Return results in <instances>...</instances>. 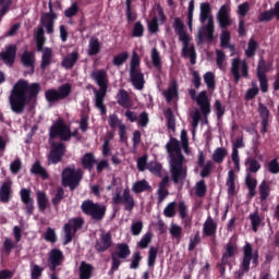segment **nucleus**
Masks as SVG:
<instances>
[{
  "label": "nucleus",
  "mask_w": 279,
  "mask_h": 279,
  "mask_svg": "<svg viewBox=\"0 0 279 279\" xmlns=\"http://www.w3.org/2000/svg\"><path fill=\"white\" fill-rule=\"evenodd\" d=\"M40 90V84H29L27 80H19L12 87L9 97V104L12 112H15V114H22L28 101L36 99Z\"/></svg>",
  "instance_id": "1"
},
{
  "label": "nucleus",
  "mask_w": 279,
  "mask_h": 279,
  "mask_svg": "<svg viewBox=\"0 0 279 279\" xmlns=\"http://www.w3.org/2000/svg\"><path fill=\"white\" fill-rule=\"evenodd\" d=\"M166 149L170 158L169 165L173 184L183 183L187 178V167H184L185 156L182 154L178 138L171 136Z\"/></svg>",
  "instance_id": "2"
},
{
  "label": "nucleus",
  "mask_w": 279,
  "mask_h": 279,
  "mask_svg": "<svg viewBox=\"0 0 279 279\" xmlns=\"http://www.w3.org/2000/svg\"><path fill=\"white\" fill-rule=\"evenodd\" d=\"M172 27L179 36L180 43H182V58H190V62L192 65L197 62V53L194 44H191V37L185 31V24L182 17H174Z\"/></svg>",
  "instance_id": "3"
},
{
  "label": "nucleus",
  "mask_w": 279,
  "mask_h": 279,
  "mask_svg": "<svg viewBox=\"0 0 279 279\" xmlns=\"http://www.w3.org/2000/svg\"><path fill=\"white\" fill-rule=\"evenodd\" d=\"M35 40L37 51L43 52L40 69L41 71H46L48 66L52 64L53 50L52 48H49V46H46V48H44V45L46 43V35L43 24L40 26H37V31H35Z\"/></svg>",
  "instance_id": "4"
},
{
  "label": "nucleus",
  "mask_w": 279,
  "mask_h": 279,
  "mask_svg": "<svg viewBox=\"0 0 279 279\" xmlns=\"http://www.w3.org/2000/svg\"><path fill=\"white\" fill-rule=\"evenodd\" d=\"M258 252H254L252 243L246 242L243 246V258L240 263V267L238 271H234L235 278L243 279L245 274H248L251 269V263H253V265H258Z\"/></svg>",
  "instance_id": "5"
},
{
  "label": "nucleus",
  "mask_w": 279,
  "mask_h": 279,
  "mask_svg": "<svg viewBox=\"0 0 279 279\" xmlns=\"http://www.w3.org/2000/svg\"><path fill=\"white\" fill-rule=\"evenodd\" d=\"M83 180V171L82 169H76L75 165H71L70 167H65L61 173V182L62 186L65 189L69 186L70 191H75L77 186H80Z\"/></svg>",
  "instance_id": "6"
},
{
  "label": "nucleus",
  "mask_w": 279,
  "mask_h": 279,
  "mask_svg": "<svg viewBox=\"0 0 279 279\" xmlns=\"http://www.w3.org/2000/svg\"><path fill=\"white\" fill-rule=\"evenodd\" d=\"M81 208L84 215H87L94 221H102L107 215V206L98 202L95 203L93 199H85Z\"/></svg>",
  "instance_id": "7"
},
{
  "label": "nucleus",
  "mask_w": 279,
  "mask_h": 279,
  "mask_svg": "<svg viewBox=\"0 0 279 279\" xmlns=\"http://www.w3.org/2000/svg\"><path fill=\"white\" fill-rule=\"evenodd\" d=\"M72 136H78V130L71 132L63 119H58L49 130V137L52 140L60 137L61 141H71Z\"/></svg>",
  "instance_id": "8"
},
{
  "label": "nucleus",
  "mask_w": 279,
  "mask_h": 279,
  "mask_svg": "<svg viewBox=\"0 0 279 279\" xmlns=\"http://www.w3.org/2000/svg\"><path fill=\"white\" fill-rule=\"evenodd\" d=\"M72 93L71 84H62L59 86L58 90L56 88H50L45 92V98L48 104H57L63 99H68Z\"/></svg>",
  "instance_id": "9"
},
{
  "label": "nucleus",
  "mask_w": 279,
  "mask_h": 279,
  "mask_svg": "<svg viewBox=\"0 0 279 279\" xmlns=\"http://www.w3.org/2000/svg\"><path fill=\"white\" fill-rule=\"evenodd\" d=\"M189 95L191 99L196 100V104L197 106H199L202 114H204V117L206 118L209 117L211 112V104L208 99L207 90H202V93L197 95L196 90H194V88H191L189 90Z\"/></svg>",
  "instance_id": "10"
},
{
  "label": "nucleus",
  "mask_w": 279,
  "mask_h": 279,
  "mask_svg": "<svg viewBox=\"0 0 279 279\" xmlns=\"http://www.w3.org/2000/svg\"><path fill=\"white\" fill-rule=\"evenodd\" d=\"M65 154L66 147L64 143H51L49 154L47 155V165H59V162H62Z\"/></svg>",
  "instance_id": "11"
},
{
  "label": "nucleus",
  "mask_w": 279,
  "mask_h": 279,
  "mask_svg": "<svg viewBox=\"0 0 279 279\" xmlns=\"http://www.w3.org/2000/svg\"><path fill=\"white\" fill-rule=\"evenodd\" d=\"M242 76L247 78L250 76V66L247 65V62H242L240 58H234L231 62V75H233V80L235 84H239L241 82V73Z\"/></svg>",
  "instance_id": "12"
},
{
  "label": "nucleus",
  "mask_w": 279,
  "mask_h": 279,
  "mask_svg": "<svg viewBox=\"0 0 279 279\" xmlns=\"http://www.w3.org/2000/svg\"><path fill=\"white\" fill-rule=\"evenodd\" d=\"M57 19L58 15L53 11L52 0H49V11H47V13H43L40 17L41 26L44 29H46L49 36H51V34H54V23Z\"/></svg>",
  "instance_id": "13"
},
{
  "label": "nucleus",
  "mask_w": 279,
  "mask_h": 279,
  "mask_svg": "<svg viewBox=\"0 0 279 279\" xmlns=\"http://www.w3.org/2000/svg\"><path fill=\"white\" fill-rule=\"evenodd\" d=\"M92 80L97 84V86L107 95L109 88V75L106 69H99L98 71H93L90 74Z\"/></svg>",
  "instance_id": "14"
},
{
  "label": "nucleus",
  "mask_w": 279,
  "mask_h": 279,
  "mask_svg": "<svg viewBox=\"0 0 279 279\" xmlns=\"http://www.w3.org/2000/svg\"><path fill=\"white\" fill-rule=\"evenodd\" d=\"M17 46L16 44H8L5 49L0 53V59L7 66H13L16 60Z\"/></svg>",
  "instance_id": "15"
},
{
  "label": "nucleus",
  "mask_w": 279,
  "mask_h": 279,
  "mask_svg": "<svg viewBox=\"0 0 279 279\" xmlns=\"http://www.w3.org/2000/svg\"><path fill=\"white\" fill-rule=\"evenodd\" d=\"M205 38L208 43H213V40H215V17L213 13L208 17L205 31H198L199 43H204Z\"/></svg>",
  "instance_id": "16"
},
{
  "label": "nucleus",
  "mask_w": 279,
  "mask_h": 279,
  "mask_svg": "<svg viewBox=\"0 0 279 279\" xmlns=\"http://www.w3.org/2000/svg\"><path fill=\"white\" fill-rule=\"evenodd\" d=\"M217 22L221 29H228V27L232 25L229 4H221L219 11L217 12Z\"/></svg>",
  "instance_id": "17"
},
{
  "label": "nucleus",
  "mask_w": 279,
  "mask_h": 279,
  "mask_svg": "<svg viewBox=\"0 0 279 279\" xmlns=\"http://www.w3.org/2000/svg\"><path fill=\"white\" fill-rule=\"evenodd\" d=\"M20 195H21L22 203L25 204L26 215L27 217H31L32 215H34V210H35V204L32 197L31 189H21Z\"/></svg>",
  "instance_id": "18"
},
{
  "label": "nucleus",
  "mask_w": 279,
  "mask_h": 279,
  "mask_svg": "<svg viewBox=\"0 0 279 279\" xmlns=\"http://www.w3.org/2000/svg\"><path fill=\"white\" fill-rule=\"evenodd\" d=\"M112 246V234L110 232H102L100 239L95 243V250L98 254L107 252Z\"/></svg>",
  "instance_id": "19"
},
{
  "label": "nucleus",
  "mask_w": 279,
  "mask_h": 279,
  "mask_svg": "<svg viewBox=\"0 0 279 279\" xmlns=\"http://www.w3.org/2000/svg\"><path fill=\"white\" fill-rule=\"evenodd\" d=\"M64 260V254L61 250L59 248H53L49 252V267L51 271H56L57 267H60Z\"/></svg>",
  "instance_id": "20"
},
{
  "label": "nucleus",
  "mask_w": 279,
  "mask_h": 279,
  "mask_svg": "<svg viewBox=\"0 0 279 279\" xmlns=\"http://www.w3.org/2000/svg\"><path fill=\"white\" fill-rule=\"evenodd\" d=\"M12 180H8L7 182H3L0 186V202L2 204H9L13 196L12 191Z\"/></svg>",
  "instance_id": "21"
},
{
  "label": "nucleus",
  "mask_w": 279,
  "mask_h": 279,
  "mask_svg": "<svg viewBox=\"0 0 279 279\" xmlns=\"http://www.w3.org/2000/svg\"><path fill=\"white\" fill-rule=\"evenodd\" d=\"M258 111H259L260 119H262V130H260V133L262 134H267L268 125H269V117H270L269 109L264 104H259Z\"/></svg>",
  "instance_id": "22"
},
{
  "label": "nucleus",
  "mask_w": 279,
  "mask_h": 279,
  "mask_svg": "<svg viewBox=\"0 0 279 279\" xmlns=\"http://www.w3.org/2000/svg\"><path fill=\"white\" fill-rule=\"evenodd\" d=\"M94 95H95V107L98 108V110H100L101 114H107V109H106V105H105V99L107 97V94L99 88L97 90V88H94Z\"/></svg>",
  "instance_id": "23"
},
{
  "label": "nucleus",
  "mask_w": 279,
  "mask_h": 279,
  "mask_svg": "<svg viewBox=\"0 0 279 279\" xmlns=\"http://www.w3.org/2000/svg\"><path fill=\"white\" fill-rule=\"evenodd\" d=\"M21 62H22L23 66H25L26 69H31V72L35 73L36 58H35V53L33 52V50H24L22 58H21Z\"/></svg>",
  "instance_id": "24"
},
{
  "label": "nucleus",
  "mask_w": 279,
  "mask_h": 279,
  "mask_svg": "<svg viewBox=\"0 0 279 279\" xmlns=\"http://www.w3.org/2000/svg\"><path fill=\"white\" fill-rule=\"evenodd\" d=\"M217 230H218V223H216L213 217H207L203 226L204 236H213V234H217Z\"/></svg>",
  "instance_id": "25"
},
{
  "label": "nucleus",
  "mask_w": 279,
  "mask_h": 279,
  "mask_svg": "<svg viewBox=\"0 0 279 279\" xmlns=\"http://www.w3.org/2000/svg\"><path fill=\"white\" fill-rule=\"evenodd\" d=\"M131 84L137 90H143L144 85L146 84V82H145V75H144L141 66H137L136 71L133 75V80H132Z\"/></svg>",
  "instance_id": "26"
},
{
  "label": "nucleus",
  "mask_w": 279,
  "mask_h": 279,
  "mask_svg": "<svg viewBox=\"0 0 279 279\" xmlns=\"http://www.w3.org/2000/svg\"><path fill=\"white\" fill-rule=\"evenodd\" d=\"M118 105L122 108H132V99L124 88H120L117 95Z\"/></svg>",
  "instance_id": "27"
},
{
  "label": "nucleus",
  "mask_w": 279,
  "mask_h": 279,
  "mask_svg": "<svg viewBox=\"0 0 279 279\" xmlns=\"http://www.w3.org/2000/svg\"><path fill=\"white\" fill-rule=\"evenodd\" d=\"M31 173H33L34 175H40V178H43V180H49V178H50L47 169H45V167H43V165H41V162H39V160H36V162H34L32 165Z\"/></svg>",
  "instance_id": "28"
},
{
  "label": "nucleus",
  "mask_w": 279,
  "mask_h": 279,
  "mask_svg": "<svg viewBox=\"0 0 279 279\" xmlns=\"http://www.w3.org/2000/svg\"><path fill=\"white\" fill-rule=\"evenodd\" d=\"M78 60H80L78 50H73L72 53H70L69 56H66V58H64V60L62 61V66L63 69H66V70L73 69V66H75Z\"/></svg>",
  "instance_id": "29"
},
{
  "label": "nucleus",
  "mask_w": 279,
  "mask_h": 279,
  "mask_svg": "<svg viewBox=\"0 0 279 279\" xmlns=\"http://www.w3.org/2000/svg\"><path fill=\"white\" fill-rule=\"evenodd\" d=\"M165 99L168 104L173 101L177 97H179V86L178 82H172L169 88L163 93Z\"/></svg>",
  "instance_id": "30"
},
{
  "label": "nucleus",
  "mask_w": 279,
  "mask_h": 279,
  "mask_svg": "<svg viewBox=\"0 0 279 279\" xmlns=\"http://www.w3.org/2000/svg\"><path fill=\"white\" fill-rule=\"evenodd\" d=\"M101 51V41L99 37H90L89 39V48H88V56H98Z\"/></svg>",
  "instance_id": "31"
},
{
  "label": "nucleus",
  "mask_w": 279,
  "mask_h": 279,
  "mask_svg": "<svg viewBox=\"0 0 279 279\" xmlns=\"http://www.w3.org/2000/svg\"><path fill=\"white\" fill-rule=\"evenodd\" d=\"M245 185L248 189V197H255L258 180H256V178H252L251 173H246Z\"/></svg>",
  "instance_id": "32"
},
{
  "label": "nucleus",
  "mask_w": 279,
  "mask_h": 279,
  "mask_svg": "<svg viewBox=\"0 0 279 279\" xmlns=\"http://www.w3.org/2000/svg\"><path fill=\"white\" fill-rule=\"evenodd\" d=\"M239 252V245L236 243V241H234V239H230V241H228L227 245H226V259L230 260V258H233L234 256H236Z\"/></svg>",
  "instance_id": "33"
},
{
  "label": "nucleus",
  "mask_w": 279,
  "mask_h": 279,
  "mask_svg": "<svg viewBox=\"0 0 279 279\" xmlns=\"http://www.w3.org/2000/svg\"><path fill=\"white\" fill-rule=\"evenodd\" d=\"M132 191L136 195L140 193H145L146 191H151V186L147 180H137V182H134L132 185Z\"/></svg>",
  "instance_id": "34"
},
{
  "label": "nucleus",
  "mask_w": 279,
  "mask_h": 279,
  "mask_svg": "<svg viewBox=\"0 0 279 279\" xmlns=\"http://www.w3.org/2000/svg\"><path fill=\"white\" fill-rule=\"evenodd\" d=\"M211 4L210 2H202L201 3V12H199V21L201 23H206V21H209L211 16Z\"/></svg>",
  "instance_id": "35"
},
{
  "label": "nucleus",
  "mask_w": 279,
  "mask_h": 279,
  "mask_svg": "<svg viewBox=\"0 0 279 279\" xmlns=\"http://www.w3.org/2000/svg\"><path fill=\"white\" fill-rule=\"evenodd\" d=\"M94 267L93 265L82 260L80 265V279H90L93 276Z\"/></svg>",
  "instance_id": "36"
},
{
  "label": "nucleus",
  "mask_w": 279,
  "mask_h": 279,
  "mask_svg": "<svg viewBox=\"0 0 279 279\" xmlns=\"http://www.w3.org/2000/svg\"><path fill=\"white\" fill-rule=\"evenodd\" d=\"M83 169L87 171H93L97 160L95 154H85L81 160Z\"/></svg>",
  "instance_id": "37"
},
{
  "label": "nucleus",
  "mask_w": 279,
  "mask_h": 279,
  "mask_svg": "<svg viewBox=\"0 0 279 279\" xmlns=\"http://www.w3.org/2000/svg\"><path fill=\"white\" fill-rule=\"evenodd\" d=\"M258 189H259V201L265 202L266 199H268L269 195H271V186L269 182H267V180H263Z\"/></svg>",
  "instance_id": "38"
},
{
  "label": "nucleus",
  "mask_w": 279,
  "mask_h": 279,
  "mask_svg": "<svg viewBox=\"0 0 279 279\" xmlns=\"http://www.w3.org/2000/svg\"><path fill=\"white\" fill-rule=\"evenodd\" d=\"M231 33L230 31H222L220 35V46L222 49H230V51H234V44H230Z\"/></svg>",
  "instance_id": "39"
},
{
  "label": "nucleus",
  "mask_w": 279,
  "mask_h": 279,
  "mask_svg": "<svg viewBox=\"0 0 279 279\" xmlns=\"http://www.w3.org/2000/svg\"><path fill=\"white\" fill-rule=\"evenodd\" d=\"M235 178H236V175H235L233 169H231L228 172V178H227L228 195H235V193H236Z\"/></svg>",
  "instance_id": "40"
},
{
  "label": "nucleus",
  "mask_w": 279,
  "mask_h": 279,
  "mask_svg": "<svg viewBox=\"0 0 279 279\" xmlns=\"http://www.w3.org/2000/svg\"><path fill=\"white\" fill-rule=\"evenodd\" d=\"M37 204L40 213H45L49 206V199L47 197V193L44 191L37 192Z\"/></svg>",
  "instance_id": "41"
},
{
  "label": "nucleus",
  "mask_w": 279,
  "mask_h": 279,
  "mask_svg": "<svg viewBox=\"0 0 279 279\" xmlns=\"http://www.w3.org/2000/svg\"><path fill=\"white\" fill-rule=\"evenodd\" d=\"M138 66H141V58H140L138 53H133V56L131 58V64H130V71H129L131 82L133 81L134 74H135L136 70L138 69Z\"/></svg>",
  "instance_id": "42"
},
{
  "label": "nucleus",
  "mask_w": 279,
  "mask_h": 279,
  "mask_svg": "<svg viewBox=\"0 0 279 279\" xmlns=\"http://www.w3.org/2000/svg\"><path fill=\"white\" fill-rule=\"evenodd\" d=\"M248 218L251 220L253 232H258V228H260L263 223V218L260 217V215H258V210H255V213H251Z\"/></svg>",
  "instance_id": "43"
},
{
  "label": "nucleus",
  "mask_w": 279,
  "mask_h": 279,
  "mask_svg": "<svg viewBox=\"0 0 279 279\" xmlns=\"http://www.w3.org/2000/svg\"><path fill=\"white\" fill-rule=\"evenodd\" d=\"M228 151L225 147H218L215 149L213 154V160L214 162H217L218 165H221L225 161V158H227Z\"/></svg>",
  "instance_id": "44"
},
{
  "label": "nucleus",
  "mask_w": 279,
  "mask_h": 279,
  "mask_svg": "<svg viewBox=\"0 0 279 279\" xmlns=\"http://www.w3.org/2000/svg\"><path fill=\"white\" fill-rule=\"evenodd\" d=\"M258 49V41L254 39V37H251L247 43V48L245 50L246 58H254L256 56V51Z\"/></svg>",
  "instance_id": "45"
},
{
  "label": "nucleus",
  "mask_w": 279,
  "mask_h": 279,
  "mask_svg": "<svg viewBox=\"0 0 279 279\" xmlns=\"http://www.w3.org/2000/svg\"><path fill=\"white\" fill-rule=\"evenodd\" d=\"M208 186L206 184V180L204 178L196 182L195 184V195L196 197H205L207 195Z\"/></svg>",
  "instance_id": "46"
},
{
  "label": "nucleus",
  "mask_w": 279,
  "mask_h": 279,
  "mask_svg": "<svg viewBox=\"0 0 279 279\" xmlns=\"http://www.w3.org/2000/svg\"><path fill=\"white\" fill-rule=\"evenodd\" d=\"M73 219L69 220V223H65L64 226V240L63 245H69L73 241Z\"/></svg>",
  "instance_id": "47"
},
{
  "label": "nucleus",
  "mask_w": 279,
  "mask_h": 279,
  "mask_svg": "<svg viewBox=\"0 0 279 279\" xmlns=\"http://www.w3.org/2000/svg\"><path fill=\"white\" fill-rule=\"evenodd\" d=\"M245 166L247 167V171L251 173H258L260 171V162L256 160V158H246Z\"/></svg>",
  "instance_id": "48"
},
{
  "label": "nucleus",
  "mask_w": 279,
  "mask_h": 279,
  "mask_svg": "<svg viewBox=\"0 0 279 279\" xmlns=\"http://www.w3.org/2000/svg\"><path fill=\"white\" fill-rule=\"evenodd\" d=\"M129 196L130 189H124L123 195H121V191H116V195H113V204H124L125 207Z\"/></svg>",
  "instance_id": "49"
},
{
  "label": "nucleus",
  "mask_w": 279,
  "mask_h": 279,
  "mask_svg": "<svg viewBox=\"0 0 279 279\" xmlns=\"http://www.w3.org/2000/svg\"><path fill=\"white\" fill-rule=\"evenodd\" d=\"M145 34V26L141 20H137L135 24H133V31H132V36L133 38H143Z\"/></svg>",
  "instance_id": "50"
},
{
  "label": "nucleus",
  "mask_w": 279,
  "mask_h": 279,
  "mask_svg": "<svg viewBox=\"0 0 279 279\" xmlns=\"http://www.w3.org/2000/svg\"><path fill=\"white\" fill-rule=\"evenodd\" d=\"M150 59H151L153 66H155V69L157 70L162 69L161 57L158 48H151Z\"/></svg>",
  "instance_id": "51"
},
{
  "label": "nucleus",
  "mask_w": 279,
  "mask_h": 279,
  "mask_svg": "<svg viewBox=\"0 0 279 279\" xmlns=\"http://www.w3.org/2000/svg\"><path fill=\"white\" fill-rule=\"evenodd\" d=\"M130 58V53L128 50H124L122 53H118V56L113 57V65L114 66H123L125 62H128Z\"/></svg>",
  "instance_id": "52"
},
{
  "label": "nucleus",
  "mask_w": 279,
  "mask_h": 279,
  "mask_svg": "<svg viewBox=\"0 0 279 279\" xmlns=\"http://www.w3.org/2000/svg\"><path fill=\"white\" fill-rule=\"evenodd\" d=\"M269 71H271V64H268L266 60L262 58L257 64V75L267 76Z\"/></svg>",
  "instance_id": "53"
},
{
  "label": "nucleus",
  "mask_w": 279,
  "mask_h": 279,
  "mask_svg": "<svg viewBox=\"0 0 279 279\" xmlns=\"http://www.w3.org/2000/svg\"><path fill=\"white\" fill-rule=\"evenodd\" d=\"M159 250L158 247L151 246L148 250L147 265L148 267H155Z\"/></svg>",
  "instance_id": "54"
},
{
  "label": "nucleus",
  "mask_w": 279,
  "mask_h": 279,
  "mask_svg": "<svg viewBox=\"0 0 279 279\" xmlns=\"http://www.w3.org/2000/svg\"><path fill=\"white\" fill-rule=\"evenodd\" d=\"M13 0H0V23L3 21V16L10 12L12 8Z\"/></svg>",
  "instance_id": "55"
},
{
  "label": "nucleus",
  "mask_w": 279,
  "mask_h": 279,
  "mask_svg": "<svg viewBox=\"0 0 279 279\" xmlns=\"http://www.w3.org/2000/svg\"><path fill=\"white\" fill-rule=\"evenodd\" d=\"M118 257L128 258L131 255L130 245L128 243H118Z\"/></svg>",
  "instance_id": "56"
},
{
  "label": "nucleus",
  "mask_w": 279,
  "mask_h": 279,
  "mask_svg": "<svg viewBox=\"0 0 279 279\" xmlns=\"http://www.w3.org/2000/svg\"><path fill=\"white\" fill-rule=\"evenodd\" d=\"M204 82L208 90H215L216 88V75L215 73L208 72L204 75Z\"/></svg>",
  "instance_id": "57"
},
{
  "label": "nucleus",
  "mask_w": 279,
  "mask_h": 279,
  "mask_svg": "<svg viewBox=\"0 0 279 279\" xmlns=\"http://www.w3.org/2000/svg\"><path fill=\"white\" fill-rule=\"evenodd\" d=\"M166 119H167V128L174 132L175 128H177V123H175V117H174L171 108H167V110H166Z\"/></svg>",
  "instance_id": "58"
},
{
  "label": "nucleus",
  "mask_w": 279,
  "mask_h": 279,
  "mask_svg": "<svg viewBox=\"0 0 279 279\" xmlns=\"http://www.w3.org/2000/svg\"><path fill=\"white\" fill-rule=\"evenodd\" d=\"M78 12H80L78 2H72V4L68 7V9H65L64 16L66 19H73V16H77Z\"/></svg>",
  "instance_id": "59"
},
{
  "label": "nucleus",
  "mask_w": 279,
  "mask_h": 279,
  "mask_svg": "<svg viewBox=\"0 0 279 279\" xmlns=\"http://www.w3.org/2000/svg\"><path fill=\"white\" fill-rule=\"evenodd\" d=\"M147 169L148 171H150V173H153L154 175H158L161 177L162 173V165L160 162L157 161H151L147 165Z\"/></svg>",
  "instance_id": "60"
},
{
  "label": "nucleus",
  "mask_w": 279,
  "mask_h": 279,
  "mask_svg": "<svg viewBox=\"0 0 279 279\" xmlns=\"http://www.w3.org/2000/svg\"><path fill=\"white\" fill-rule=\"evenodd\" d=\"M126 1V21L129 23H134L137 19L136 11H132V0H125Z\"/></svg>",
  "instance_id": "61"
},
{
  "label": "nucleus",
  "mask_w": 279,
  "mask_h": 279,
  "mask_svg": "<svg viewBox=\"0 0 279 279\" xmlns=\"http://www.w3.org/2000/svg\"><path fill=\"white\" fill-rule=\"evenodd\" d=\"M62 199H64V189L62 186H59L57 189L54 197H52V204L54 208H59Z\"/></svg>",
  "instance_id": "62"
},
{
  "label": "nucleus",
  "mask_w": 279,
  "mask_h": 279,
  "mask_svg": "<svg viewBox=\"0 0 279 279\" xmlns=\"http://www.w3.org/2000/svg\"><path fill=\"white\" fill-rule=\"evenodd\" d=\"M153 236V232H146V234H144V236H142V239L137 243L138 247H142V250H146L149 246V243H151Z\"/></svg>",
  "instance_id": "63"
},
{
  "label": "nucleus",
  "mask_w": 279,
  "mask_h": 279,
  "mask_svg": "<svg viewBox=\"0 0 279 279\" xmlns=\"http://www.w3.org/2000/svg\"><path fill=\"white\" fill-rule=\"evenodd\" d=\"M45 240L49 243H57L58 236L54 228H47L45 233Z\"/></svg>",
  "instance_id": "64"
}]
</instances>
